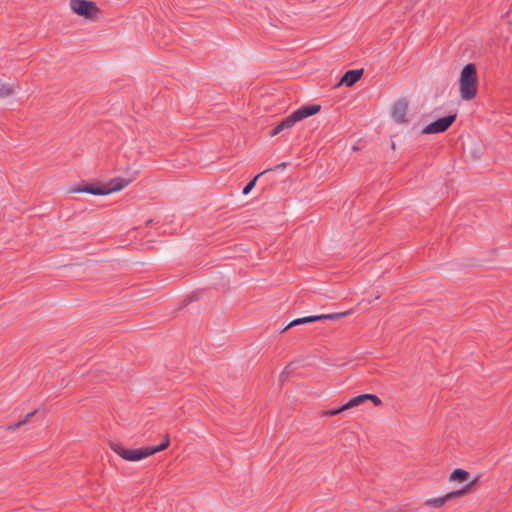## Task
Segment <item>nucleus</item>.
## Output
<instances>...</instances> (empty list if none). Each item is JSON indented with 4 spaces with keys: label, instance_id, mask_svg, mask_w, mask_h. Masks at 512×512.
Listing matches in <instances>:
<instances>
[{
    "label": "nucleus",
    "instance_id": "obj_15",
    "mask_svg": "<svg viewBox=\"0 0 512 512\" xmlns=\"http://www.w3.org/2000/svg\"><path fill=\"white\" fill-rule=\"evenodd\" d=\"M168 445H169V439L167 438L165 440V442H163L159 446L149 448V451L151 452V455H152L154 453H157V452H160V451L166 449L168 447Z\"/></svg>",
    "mask_w": 512,
    "mask_h": 512
},
{
    "label": "nucleus",
    "instance_id": "obj_14",
    "mask_svg": "<svg viewBox=\"0 0 512 512\" xmlns=\"http://www.w3.org/2000/svg\"><path fill=\"white\" fill-rule=\"evenodd\" d=\"M268 170H265L263 172H261L260 174H258L255 178H253L243 189V194L244 195H247L250 193V191L254 188L255 184H256V181L257 179L263 175L264 173H266Z\"/></svg>",
    "mask_w": 512,
    "mask_h": 512
},
{
    "label": "nucleus",
    "instance_id": "obj_19",
    "mask_svg": "<svg viewBox=\"0 0 512 512\" xmlns=\"http://www.w3.org/2000/svg\"><path fill=\"white\" fill-rule=\"evenodd\" d=\"M21 426H16V423L15 424H12V425H9L6 427V430L7 431H14L15 429H18L20 428Z\"/></svg>",
    "mask_w": 512,
    "mask_h": 512
},
{
    "label": "nucleus",
    "instance_id": "obj_6",
    "mask_svg": "<svg viewBox=\"0 0 512 512\" xmlns=\"http://www.w3.org/2000/svg\"><path fill=\"white\" fill-rule=\"evenodd\" d=\"M475 483H476V480H474L473 482L468 484L465 488L457 490V491L449 492L443 497L428 499L424 502V505L432 506L434 508H441L449 500L456 498V497H461V496L465 495L466 493H468Z\"/></svg>",
    "mask_w": 512,
    "mask_h": 512
},
{
    "label": "nucleus",
    "instance_id": "obj_1",
    "mask_svg": "<svg viewBox=\"0 0 512 512\" xmlns=\"http://www.w3.org/2000/svg\"><path fill=\"white\" fill-rule=\"evenodd\" d=\"M478 77L474 64H467L463 67L459 78V91L462 100L473 99L477 94Z\"/></svg>",
    "mask_w": 512,
    "mask_h": 512
},
{
    "label": "nucleus",
    "instance_id": "obj_10",
    "mask_svg": "<svg viewBox=\"0 0 512 512\" xmlns=\"http://www.w3.org/2000/svg\"><path fill=\"white\" fill-rule=\"evenodd\" d=\"M361 76L362 70H349L343 75L339 85L345 84L346 86L350 87L355 84L361 78Z\"/></svg>",
    "mask_w": 512,
    "mask_h": 512
},
{
    "label": "nucleus",
    "instance_id": "obj_17",
    "mask_svg": "<svg viewBox=\"0 0 512 512\" xmlns=\"http://www.w3.org/2000/svg\"><path fill=\"white\" fill-rule=\"evenodd\" d=\"M37 411L30 412L24 416V418L16 423V426H23L28 423V421L35 416Z\"/></svg>",
    "mask_w": 512,
    "mask_h": 512
},
{
    "label": "nucleus",
    "instance_id": "obj_2",
    "mask_svg": "<svg viewBox=\"0 0 512 512\" xmlns=\"http://www.w3.org/2000/svg\"><path fill=\"white\" fill-rule=\"evenodd\" d=\"M319 110H320L319 105H311V106L299 108L298 110L294 111L290 116H288L284 120H282L279 123V125L271 132V136H275L278 133H280L281 131L291 128L298 121L316 114L317 112H319Z\"/></svg>",
    "mask_w": 512,
    "mask_h": 512
},
{
    "label": "nucleus",
    "instance_id": "obj_9",
    "mask_svg": "<svg viewBox=\"0 0 512 512\" xmlns=\"http://www.w3.org/2000/svg\"><path fill=\"white\" fill-rule=\"evenodd\" d=\"M391 116L399 124L406 123L408 121V103L404 100L397 101L392 108Z\"/></svg>",
    "mask_w": 512,
    "mask_h": 512
},
{
    "label": "nucleus",
    "instance_id": "obj_8",
    "mask_svg": "<svg viewBox=\"0 0 512 512\" xmlns=\"http://www.w3.org/2000/svg\"><path fill=\"white\" fill-rule=\"evenodd\" d=\"M350 311H345L341 313H332V314H321V315H315V316H308L303 318H298L290 322L286 327L285 330L288 328H291L295 325L304 324V323H310L315 322L322 319H330V320H338L346 315H348Z\"/></svg>",
    "mask_w": 512,
    "mask_h": 512
},
{
    "label": "nucleus",
    "instance_id": "obj_12",
    "mask_svg": "<svg viewBox=\"0 0 512 512\" xmlns=\"http://www.w3.org/2000/svg\"><path fill=\"white\" fill-rule=\"evenodd\" d=\"M469 473L463 469H455L451 475V481H466L468 479Z\"/></svg>",
    "mask_w": 512,
    "mask_h": 512
},
{
    "label": "nucleus",
    "instance_id": "obj_3",
    "mask_svg": "<svg viewBox=\"0 0 512 512\" xmlns=\"http://www.w3.org/2000/svg\"><path fill=\"white\" fill-rule=\"evenodd\" d=\"M131 180L125 178H115L103 185H86L79 189L78 192L90 193L93 195H109L121 191L129 185Z\"/></svg>",
    "mask_w": 512,
    "mask_h": 512
},
{
    "label": "nucleus",
    "instance_id": "obj_7",
    "mask_svg": "<svg viewBox=\"0 0 512 512\" xmlns=\"http://www.w3.org/2000/svg\"><path fill=\"white\" fill-rule=\"evenodd\" d=\"M456 115H448L446 117L440 118L435 122H432L425 126L422 130L424 134H436L442 133L446 131L455 121Z\"/></svg>",
    "mask_w": 512,
    "mask_h": 512
},
{
    "label": "nucleus",
    "instance_id": "obj_18",
    "mask_svg": "<svg viewBox=\"0 0 512 512\" xmlns=\"http://www.w3.org/2000/svg\"><path fill=\"white\" fill-rule=\"evenodd\" d=\"M346 410H347V408H344V405H342L338 409L329 410V411L325 412V415L326 416H335V415H338V414H340V413H342L343 411H346Z\"/></svg>",
    "mask_w": 512,
    "mask_h": 512
},
{
    "label": "nucleus",
    "instance_id": "obj_13",
    "mask_svg": "<svg viewBox=\"0 0 512 512\" xmlns=\"http://www.w3.org/2000/svg\"><path fill=\"white\" fill-rule=\"evenodd\" d=\"M364 402H366L365 395L364 394L358 395L356 397L351 398L347 403H345L344 408H347V410H348V409L357 407V406L363 404Z\"/></svg>",
    "mask_w": 512,
    "mask_h": 512
},
{
    "label": "nucleus",
    "instance_id": "obj_16",
    "mask_svg": "<svg viewBox=\"0 0 512 512\" xmlns=\"http://www.w3.org/2000/svg\"><path fill=\"white\" fill-rule=\"evenodd\" d=\"M364 395H365V400L366 401L370 400L376 406H380L382 404V401H381V399L378 396H376L374 394H364Z\"/></svg>",
    "mask_w": 512,
    "mask_h": 512
},
{
    "label": "nucleus",
    "instance_id": "obj_20",
    "mask_svg": "<svg viewBox=\"0 0 512 512\" xmlns=\"http://www.w3.org/2000/svg\"><path fill=\"white\" fill-rule=\"evenodd\" d=\"M285 163L278 164L274 167L275 170H284L285 169Z\"/></svg>",
    "mask_w": 512,
    "mask_h": 512
},
{
    "label": "nucleus",
    "instance_id": "obj_11",
    "mask_svg": "<svg viewBox=\"0 0 512 512\" xmlns=\"http://www.w3.org/2000/svg\"><path fill=\"white\" fill-rule=\"evenodd\" d=\"M15 92V85L9 82H0V97H6Z\"/></svg>",
    "mask_w": 512,
    "mask_h": 512
},
{
    "label": "nucleus",
    "instance_id": "obj_4",
    "mask_svg": "<svg viewBox=\"0 0 512 512\" xmlns=\"http://www.w3.org/2000/svg\"><path fill=\"white\" fill-rule=\"evenodd\" d=\"M69 7L73 13L86 20H94L99 14L97 5L88 0H70Z\"/></svg>",
    "mask_w": 512,
    "mask_h": 512
},
{
    "label": "nucleus",
    "instance_id": "obj_5",
    "mask_svg": "<svg viewBox=\"0 0 512 512\" xmlns=\"http://www.w3.org/2000/svg\"><path fill=\"white\" fill-rule=\"evenodd\" d=\"M111 447L120 457L128 461H140L151 455L149 448L127 449L120 444H113Z\"/></svg>",
    "mask_w": 512,
    "mask_h": 512
}]
</instances>
